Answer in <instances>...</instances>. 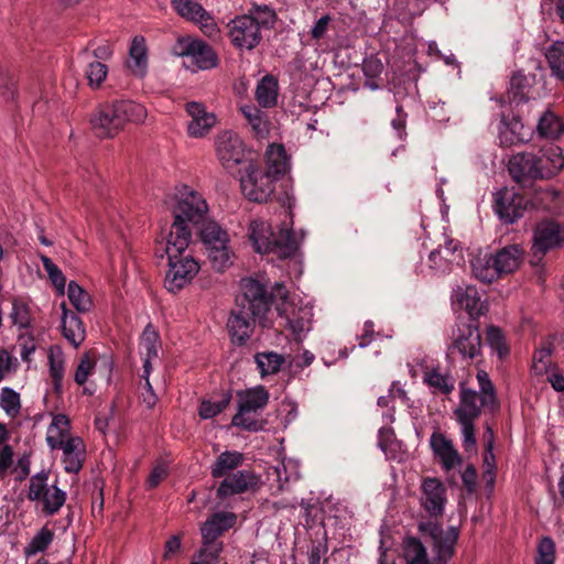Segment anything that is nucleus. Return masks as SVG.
<instances>
[{
	"instance_id": "8fccbe9b",
	"label": "nucleus",
	"mask_w": 564,
	"mask_h": 564,
	"mask_svg": "<svg viewBox=\"0 0 564 564\" xmlns=\"http://www.w3.org/2000/svg\"><path fill=\"white\" fill-rule=\"evenodd\" d=\"M54 533L46 527L42 528L25 547L28 556L44 552L52 543Z\"/></svg>"
},
{
	"instance_id": "79ce46f5",
	"label": "nucleus",
	"mask_w": 564,
	"mask_h": 564,
	"mask_svg": "<svg viewBox=\"0 0 564 564\" xmlns=\"http://www.w3.org/2000/svg\"><path fill=\"white\" fill-rule=\"evenodd\" d=\"M534 202L543 209L556 213L562 206L563 195L553 187L540 188L534 194Z\"/></svg>"
},
{
	"instance_id": "69168bd1",
	"label": "nucleus",
	"mask_w": 564,
	"mask_h": 564,
	"mask_svg": "<svg viewBox=\"0 0 564 564\" xmlns=\"http://www.w3.org/2000/svg\"><path fill=\"white\" fill-rule=\"evenodd\" d=\"M538 557L535 562L540 563H554L555 558V544L551 538H543L538 546Z\"/></svg>"
},
{
	"instance_id": "6e6d98bb",
	"label": "nucleus",
	"mask_w": 564,
	"mask_h": 564,
	"mask_svg": "<svg viewBox=\"0 0 564 564\" xmlns=\"http://www.w3.org/2000/svg\"><path fill=\"white\" fill-rule=\"evenodd\" d=\"M273 475H275L276 481L279 482V489H283L289 481L299 478L297 467L292 460L281 462L274 467Z\"/></svg>"
},
{
	"instance_id": "473e14b6",
	"label": "nucleus",
	"mask_w": 564,
	"mask_h": 564,
	"mask_svg": "<svg viewBox=\"0 0 564 564\" xmlns=\"http://www.w3.org/2000/svg\"><path fill=\"white\" fill-rule=\"evenodd\" d=\"M401 555L405 564H431L425 546L414 536L403 540Z\"/></svg>"
},
{
	"instance_id": "052dcab7",
	"label": "nucleus",
	"mask_w": 564,
	"mask_h": 564,
	"mask_svg": "<svg viewBox=\"0 0 564 564\" xmlns=\"http://www.w3.org/2000/svg\"><path fill=\"white\" fill-rule=\"evenodd\" d=\"M96 366V359L91 352H85L77 365L74 380L77 384L83 386L86 383L89 375L93 372Z\"/></svg>"
},
{
	"instance_id": "4c0bfd02",
	"label": "nucleus",
	"mask_w": 564,
	"mask_h": 564,
	"mask_svg": "<svg viewBox=\"0 0 564 564\" xmlns=\"http://www.w3.org/2000/svg\"><path fill=\"white\" fill-rule=\"evenodd\" d=\"M254 360L261 377L278 373L285 361L283 355L274 351L258 352Z\"/></svg>"
},
{
	"instance_id": "5fc2aeb1",
	"label": "nucleus",
	"mask_w": 564,
	"mask_h": 564,
	"mask_svg": "<svg viewBox=\"0 0 564 564\" xmlns=\"http://www.w3.org/2000/svg\"><path fill=\"white\" fill-rule=\"evenodd\" d=\"M230 399L231 395L229 393H225L218 401H203L198 410L199 416L204 420L216 416L228 406Z\"/></svg>"
},
{
	"instance_id": "bf43d9fd",
	"label": "nucleus",
	"mask_w": 564,
	"mask_h": 564,
	"mask_svg": "<svg viewBox=\"0 0 564 564\" xmlns=\"http://www.w3.org/2000/svg\"><path fill=\"white\" fill-rule=\"evenodd\" d=\"M47 478L48 474L44 470L31 477L28 492V498L30 500L37 501L44 496L46 490L50 488L47 486Z\"/></svg>"
},
{
	"instance_id": "0e129e2a",
	"label": "nucleus",
	"mask_w": 564,
	"mask_h": 564,
	"mask_svg": "<svg viewBox=\"0 0 564 564\" xmlns=\"http://www.w3.org/2000/svg\"><path fill=\"white\" fill-rule=\"evenodd\" d=\"M327 552L328 545L326 539L313 542L311 550L308 552V564H327Z\"/></svg>"
},
{
	"instance_id": "2eb2a0df",
	"label": "nucleus",
	"mask_w": 564,
	"mask_h": 564,
	"mask_svg": "<svg viewBox=\"0 0 564 564\" xmlns=\"http://www.w3.org/2000/svg\"><path fill=\"white\" fill-rule=\"evenodd\" d=\"M215 150L219 163L227 171L234 170L246 161L245 143L232 131H224L217 135Z\"/></svg>"
},
{
	"instance_id": "412c9836",
	"label": "nucleus",
	"mask_w": 564,
	"mask_h": 564,
	"mask_svg": "<svg viewBox=\"0 0 564 564\" xmlns=\"http://www.w3.org/2000/svg\"><path fill=\"white\" fill-rule=\"evenodd\" d=\"M452 303L454 307L466 311L471 319L485 314V304L474 285H457L452 293Z\"/></svg>"
},
{
	"instance_id": "864d4df0",
	"label": "nucleus",
	"mask_w": 564,
	"mask_h": 564,
	"mask_svg": "<svg viewBox=\"0 0 564 564\" xmlns=\"http://www.w3.org/2000/svg\"><path fill=\"white\" fill-rule=\"evenodd\" d=\"M159 335L155 332V329L148 325L141 336L140 347H141V354L144 355V357H158V347H159Z\"/></svg>"
},
{
	"instance_id": "7c9ffc66",
	"label": "nucleus",
	"mask_w": 564,
	"mask_h": 564,
	"mask_svg": "<svg viewBox=\"0 0 564 564\" xmlns=\"http://www.w3.org/2000/svg\"><path fill=\"white\" fill-rule=\"evenodd\" d=\"M9 319L19 330H28L32 327L33 314L29 302L22 297H15L12 301V308L9 313Z\"/></svg>"
},
{
	"instance_id": "3c124183",
	"label": "nucleus",
	"mask_w": 564,
	"mask_h": 564,
	"mask_svg": "<svg viewBox=\"0 0 564 564\" xmlns=\"http://www.w3.org/2000/svg\"><path fill=\"white\" fill-rule=\"evenodd\" d=\"M107 75V65L99 61L90 62L85 70V76L88 80V85L93 89L100 88Z\"/></svg>"
},
{
	"instance_id": "4468645a",
	"label": "nucleus",
	"mask_w": 564,
	"mask_h": 564,
	"mask_svg": "<svg viewBox=\"0 0 564 564\" xmlns=\"http://www.w3.org/2000/svg\"><path fill=\"white\" fill-rule=\"evenodd\" d=\"M275 177L267 173L252 163L246 166V175L240 178V186L243 195L253 202L263 203L274 192Z\"/></svg>"
},
{
	"instance_id": "9d476101",
	"label": "nucleus",
	"mask_w": 564,
	"mask_h": 564,
	"mask_svg": "<svg viewBox=\"0 0 564 564\" xmlns=\"http://www.w3.org/2000/svg\"><path fill=\"white\" fill-rule=\"evenodd\" d=\"M175 56L184 57L183 65L192 72L215 68L218 65V55L213 47L204 41L191 36L180 37L172 47Z\"/></svg>"
},
{
	"instance_id": "393cba45",
	"label": "nucleus",
	"mask_w": 564,
	"mask_h": 564,
	"mask_svg": "<svg viewBox=\"0 0 564 564\" xmlns=\"http://www.w3.org/2000/svg\"><path fill=\"white\" fill-rule=\"evenodd\" d=\"M57 448L63 451V464L66 473L77 474L85 460L86 448L80 437H67Z\"/></svg>"
},
{
	"instance_id": "a211bd4d",
	"label": "nucleus",
	"mask_w": 564,
	"mask_h": 564,
	"mask_svg": "<svg viewBox=\"0 0 564 564\" xmlns=\"http://www.w3.org/2000/svg\"><path fill=\"white\" fill-rule=\"evenodd\" d=\"M508 171L521 187H528L534 181L542 178L534 153L522 152L512 155L508 163Z\"/></svg>"
},
{
	"instance_id": "f8f14e48",
	"label": "nucleus",
	"mask_w": 564,
	"mask_h": 564,
	"mask_svg": "<svg viewBox=\"0 0 564 564\" xmlns=\"http://www.w3.org/2000/svg\"><path fill=\"white\" fill-rule=\"evenodd\" d=\"M481 334L475 322L457 319L451 333V343L447 354L451 357L458 355L464 360H474L481 355Z\"/></svg>"
},
{
	"instance_id": "39448f33",
	"label": "nucleus",
	"mask_w": 564,
	"mask_h": 564,
	"mask_svg": "<svg viewBox=\"0 0 564 564\" xmlns=\"http://www.w3.org/2000/svg\"><path fill=\"white\" fill-rule=\"evenodd\" d=\"M192 239L167 236L164 252L167 257L169 269L164 279V286L170 293H177L199 272V263L189 250Z\"/></svg>"
},
{
	"instance_id": "f257e3e1",
	"label": "nucleus",
	"mask_w": 564,
	"mask_h": 564,
	"mask_svg": "<svg viewBox=\"0 0 564 564\" xmlns=\"http://www.w3.org/2000/svg\"><path fill=\"white\" fill-rule=\"evenodd\" d=\"M477 381L480 392L468 389L464 383L459 386V404L454 414L460 425L463 446L466 451L473 449L476 445L475 421L480 416L481 409L496 411L499 402L495 386L485 370H478Z\"/></svg>"
},
{
	"instance_id": "774afa93",
	"label": "nucleus",
	"mask_w": 564,
	"mask_h": 564,
	"mask_svg": "<svg viewBox=\"0 0 564 564\" xmlns=\"http://www.w3.org/2000/svg\"><path fill=\"white\" fill-rule=\"evenodd\" d=\"M551 354L552 349L550 345L539 348L533 355V362L535 369H538L539 371L544 370L550 362Z\"/></svg>"
},
{
	"instance_id": "603ef678",
	"label": "nucleus",
	"mask_w": 564,
	"mask_h": 564,
	"mask_svg": "<svg viewBox=\"0 0 564 564\" xmlns=\"http://www.w3.org/2000/svg\"><path fill=\"white\" fill-rule=\"evenodd\" d=\"M221 551V542H217V540H203V547L197 556L198 562L200 564H217Z\"/></svg>"
},
{
	"instance_id": "e2e57ef3",
	"label": "nucleus",
	"mask_w": 564,
	"mask_h": 564,
	"mask_svg": "<svg viewBox=\"0 0 564 564\" xmlns=\"http://www.w3.org/2000/svg\"><path fill=\"white\" fill-rule=\"evenodd\" d=\"M18 345L20 347V356L22 360L29 362L31 360V355L36 349L35 340L30 329L19 334Z\"/></svg>"
},
{
	"instance_id": "72a5a7b5",
	"label": "nucleus",
	"mask_w": 564,
	"mask_h": 564,
	"mask_svg": "<svg viewBox=\"0 0 564 564\" xmlns=\"http://www.w3.org/2000/svg\"><path fill=\"white\" fill-rule=\"evenodd\" d=\"M69 433V419L64 414H56L47 427L46 443L51 449H56L66 441Z\"/></svg>"
},
{
	"instance_id": "ddd939ff",
	"label": "nucleus",
	"mask_w": 564,
	"mask_h": 564,
	"mask_svg": "<svg viewBox=\"0 0 564 564\" xmlns=\"http://www.w3.org/2000/svg\"><path fill=\"white\" fill-rule=\"evenodd\" d=\"M419 530L432 540V550L435 554L434 561L436 564H447L455 554V545L459 536L458 529L449 527L447 530H444L440 523L429 520L420 522Z\"/></svg>"
},
{
	"instance_id": "680f3d73",
	"label": "nucleus",
	"mask_w": 564,
	"mask_h": 564,
	"mask_svg": "<svg viewBox=\"0 0 564 564\" xmlns=\"http://www.w3.org/2000/svg\"><path fill=\"white\" fill-rule=\"evenodd\" d=\"M486 339L500 358L508 354L503 334L498 327L489 326L486 332Z\"/></svg>"
},
{
	"instance_id": "1a4fd4ad",
	"label": "nucleus",
	"mask_w": 564,
	"mask_h": 564,
	"mask_svg": "<svg viewBox=\"0 0 564 564\" xmlns=\"http://www.w3.org/2000/svg\"><path fill=\"white\" fill-rule=\"evenodd\" d=\"M238 412L234 415L231 424L246 431L258 432L263 424L257 419V413L264 409L269 401V392L263 386L239 391Z\"/></svg>"
},
{
	"instance_id": "2f4dec72",
	"label": "nucleus",
	"mask_w": 564,
	"mask_h": 564,
	"mask_svg": "<svg viewBox=\"0 0 564 564\" xmlns=\"http://www.w3.org/2000/svg\"><path fill=\"white\" fill-rule=\"evenodd\" d=\"M129 62L128 67L133 74L143 76L148 65L147 45L145 40L142 36H135L132 40L129 50Z\"/></svg>"
},
{
	"instance_id": "ea45409f",
	"label": "nucleus",
	"mask_w": 564,
	"mask_h": 564,
	"mask_svg": "<svg viewBox=\"0 0 564 564\" xmlns=\"http://www.w3.org/2000/svg\"><path fill=\"white\" fill-rule=\"evenodd\" d=\"M424 382L435 391L448 394L455 388V380L446 373H442L438 368L429 369L424 372Z\"/></svg>"
},
{
	"instance_id": "4be33fe9",
	"label": "nucleus",
	"mask_w": 564,
	"mask_h": 564,
	"mask_svg": "<svg viewBox=\"0 0 564 564\" xmlns=\"http://www.w3.org/2000/svg\"><path fill=\"white\" fill-rule=\"evenodd\" d=\"M185 110L191 117L187 132L192 138L205 137L216 124V116L213 112H208L200 102L189 101L185 105Z\"/></svg>"
},
{
	"instance_id": "b1692460",
	"label": "nucleus",
	"mask_w": 564,
	"mask_h": 564,
	"mask_svg": "<svg viewBox=\"0 0 564 564\" xmlns=\"http://www.w3.org/2000/svg\"><path fill=\"white\" fill-rule=\"evenodd\" d=\"M257 484L256 476L249 470H238L225 477L217 488V497L225 499L227 497L239 495L247 491Z\"/></svg>"
},
{
	"instance_id": "f03ea898",
	"label": "nucleus",
	"mask_w": 564,
	"mask_h": 564,
	"mask_svg": "<svg viewBox=\"0 0 564 564\" xmlns=\"http://www.w3.org/2000/svg\"><path fill=\"white\" fill-rule=\"evenodd\" d=\"M242 292L227 322L231 340L239 345L250 338L254 328V318H263L271 304V296L258 280L243 281Z\"/></svg>"
},
{
	"instance_id": "f3484780",
	"label": "nucleus",
	"mask_w": 564,
	"mask_h": 564,
	"mask_svg": "<svg viewBox=\"0 0 564 564\" xmlns=\"http://www.w3.org/2000/svg\"><path fill=\"white\" fill-rule=\"evenodd\" d=\"M447 502L446 488L444 484L434 477H426L421 484L420 505L431 518L443 514Z\"/></svg>"
},
{
	"instance_id": "0eeeda50",
	"label": "nucleus",
	"mask_w": 564,
	"mask_h": 564,
	"mask_svg": "<svg viewBox=\"0 0 564 564\" xmlns=\"http://www.w3.org/2000/svg\"><path fill=\"white\" fill-rule=\"evenodd\" d=\"M207 212L203 196L185 187L173 209L174 221L169 236L192 239L193 228L206 223Z\"/></svg>"
},
{
	"instance_id": "aec40b11",
	"label": "nucleus",
	"mask_w": 564,
	"mask_h": 564,
	"mask_svg": "<svg viewBox=\"0 0 564 564\" xmlns=\"http://www.w3.org/2000/svg\"><path fill=\"white\" fill-rule=\"evenodd\" d=\"M494 209L502 221L513 224L523 216L524 199L513 191L502 188L495 194Z\"/></svg>"
},
{
	"instance_id": "a18cd8bd",
	"label": "nucleus",
	"mask_w": 564,
	"mask_h": 564,
	"mask_svg": "<svg viewBox=\"0 0 564 564\" xmlns=\"http://www.w3.org/2000/svg\"><path fill=\"white\" fill-rule=\"evenodd\" d=\"M536 130L541 137L554 139L564 131V126L560 118L551 111H546L540 118Z\"/></svg>"
},
{
	"instance_id": "6ab92c4d",
	"label": "nucleus",
	"mask_w": 564,
	"mask_h": 564,
	"mask_svg": "<svg viewBox=\"0 0 564 564\" xmlns=\"http://www.w3.org/2000/svg\"><path fill=\"white\" fill-rule=\"evenodd\" d=\"M31 451L15 452L10 445H2V478L12 477L17 482L28 478L31 471Z\"/></svg>"
},
{
	"instance_id": "c85d7f7f",
	"label": "nucleus",
	"mask_w": 564,
	"mask_h": 564,
	"mask_svg": "<svg viewBox=\"0 0 564 564\" xmlns=\"http://www.w3.org/2000/svg\"><path fill=\"white\" fill-rule=\"evenodd\" d=\"M458 251V242L454 240H447L444 245H441L437 249L431 251L429 256L430 267L436 271L445 272L449 269V264L457 259L462 258Z\"/></svg>"
},
{
	"instance_id": "a878e982",
	"label": "nucleus",
	"mask_w": 564,
	"mask_h": 564,
	"mask_svg": "<svg viewBox=\"0 0 564 564\" xmlns=\"http://www.w3.org/2000/svg\"><path fill=\"white\" fill-rule=\"evenodd\" d=\"M62 334L75 348L79 347L86 338V328L82 318L70 311L66 303L61 304Z\"/></svg>"
},
{
	"instance_id": "f704fd0d",
	"label": "nucleus",
	"mask_w": 564,
	"mask_h": 564,
	"mask_svg": "<svg viewBox=\"0 0 564 564\" xmlns=\"http://www.w3.org/2000/svg\"><path fill=\"white\" fill-rule=\"evenodd\" d=\"M199 236L206 249L229 243V235L215 221H206L199 228Z\"/></svg>"
},
{
	"instance_id": "9b49d317",
	"label": "nucleus",
	"mask_w": 564,
	"mask_h": 564,
	"mask_svg": "<svg viewBox=\"0 0 564 564\" xmlns=\"http://www.w3.org/2000/svg\"><path fill=\"white\" fill-rule=\"evenodd\" d=\"M271 299H280L276 311L281 318L280 325L289 329L296 339H301L311 329L313 313L310 307L295 306L288 302V291L282 284H275Z\"/></svg>"
},
{
	"instance_id": "4d7b16f0",
	"label": "nucleus",
	"mask_w": 564,
	"mask_h": 564,
	"mask_svg": "<svg viewBox=\"0 0 564 564\" xmlns=\"http://www.w3.org/2000/svg\"><path fill=\"white\" fill-rule=\"evenodd\" d=\"M41 261L53 285L56 288L59 294H64L66 279L61 269L48 257L44 254L41 256Z\"/></svg>"
},
{
	"instance_id": "c03bdc74",
	"label": "nucleus",
	"mask_w": 564,
	"mask_h": 564,
	"mask_svg": "<svg viewBox=\"0 0 564 564\" xmlns=\"http://www.w3.org/2000/svg\"><path fill=\"white\" fill-rule=\"evenodd\" d=\"M172 6L181 17L196 23L207 13L202 4L194 0H172Z\"/></svg>"
},
{
	"instance_id": "de8ad7c7",
	"label": "nucleus",
	"mask_w": 564,
	"mask_h": 564,
	"mask_svg": "<svg viewBox=\"0 0 564 564\" xmlns=\"http://www.w3.org/2000/svg\"><path fill=\"white\" fill-rule=\"evenodd\" d=\"M546 58L552 74L564 79V41L554 42L546 52Z\"/></svg>"
},
{
	"instance_id": "338daca9",
	"label": "nucleus",
	"mask_w": 564,
	"mask_h": 564,
	"mask_svg": "<svg viewBox=\"0 0 564 564\" xmlns=\"http://www.w3.org/2000/svg\"><path fill=\"white\" fill-rule=\"evenodd\" d=\"M362 69L367 78L377 79L383 70V65L379 58L371 56L364 61Z\"/></svg>"
},
{
	"instance_id": "e433bc0d",
	"label": "nucleus",
	"mask_w": 564,
	"mask_h": 564,
	"mask_svg": "<svg viewBox=\"0 0 564 564\" xmlns=\"http://www.w3.org/2000/svg\"><path fill=\"white\" fill-rule=\"evenodd\" d=\"M256 99L260 106L270 108L278 99V80L272 75H265L258 84Z\"/></svg>"
},
{
	"instance_id": "c756f323",
	"label": "nucleus",
	"mask_w": 564,
	"mask_h": 564,
	"mask_svg": "<svg viewBox=\"0 0 564 564\" xmlns=\"http://www.w3.org/2000/svg\"><path fill=\"white\" fill-rule=\"evenodd\" d=\"M243 463V455L237 451H226L219 454L210 466V474L214 478L227 476L230 471L240 467Z\"/></svg>"
},
{
	"instance_id": "dca6fc26",
	"label": "nucleus",
	"mask_w": 564,
	"mask_h": 564,
	"mask_svg": "<svg viewBox=\"0 0 564 564\" xmlns=\"http://www.w3.org/2000/svg\"><path fill=\"white\" fill-rule=\"evenodd\" d=\"M564 245V226L553 220L536 224L533 231L532 252L539 260L553 249Z\"/></svg>"
},
{
	"instance_id": "c9c22d12",
	"label": "nucleus",
	"mask_w": 564,
	"mask_h": 564,
	"mask_svg": "<svg viewBox=\"0 0 564 564\" xmlns=\"http://www.w3.org/2000/svg\"><path fill=\"white\" fill-rule=\"evenodd\" d=\"M50 376L53 381L54 390L59 393L65 373L64 352L59 346H52L48 350Z\"/></svg>"
},
{
	"instance_id": "bb28decb",
	"label": "nucleus",
	"mask_w": 564,
	"mask_h": 564,
	"mask_svg": "<svg viewBox=\"0 0 564 564\" xmlns=\"http://www.w3.org/2000/svg\"><path fill=\"white\" fill-rule=\"evenodd\" d=\"M535 159L539 163L542 178L555 175L564 166L562 149L553 143L543 147L539 153L535 154Z\"/></svg>"
},
{
	"instance_id": "423d86ee",
	"label": "nucleus",
	"mask_w": 564,
	"mask_h": 564,
	"mask_svg": "<svg viewBox=\"0 0 564 564\" xmlns=\"http://www.w3.org/2000/svg\"><path fill=\"white\" fill-rule=\"evenodd\" d=\"M523 250L511 245L499 249L495 253L478 256L471 261V270L476 279L491 283L505 274L514 272L521 264Z\"/></svg>"
},
{
	"instance_id": "58836bf2",
	"label": "nucleus",
	"mask_w": 564,
	"mask_h": 564,
	"mask_svg": "<svg viewBox=\"0 0 564 564\" xmlns=\"http://www.w3.org/2000/svg\"><path fill=\"white\" fill-rule=\"evenodd\" d=\"M240 111L250 124L256 137L264 138L268 134V120L260 109L253 105H245L240 107Z\"/></svg>"
},
{
	"instance_id": "6e6552de",
	"label": "nucleus",
	"mask_w": 564,
	"mask_h": 564,
	"mask_svg": "<svg viewBox=\"0 0 564 564\" xmlns=\"http://www.w3.org/2000/svg\"><path fill=\"white\" fill-rule=\"evenodd\" d=\"M249 239L259 253H274L280 259L293 257L297 243L290 229H280L278 235L271 225L263 220H252L249 225Z\"/></svg>"
},
{
	"instance_id": "20e7f679",
	"label": "nucleus",
	"mask_w": 564,
	"mask_h": 564,
	"mask_svg": "<svg viewBox=\"0 0 564 564\" xmlns=\"http://www.w3.org/2000/svg\"><path fill=\"white\" fill-rule=\"evenodd\" d=\"M275 11L267 4L253 3L246 14L237 15L227 24L230 43L240 51H251L262 41V30L273 28Z\"/></svg>"
},
{
	"instance_id": "37998d69",
	"label": "nucleus",
	"mask_w": 564,
	"mask_h": 564,
	"mask_svg": "<svg viewBox=\"0 0 564 564\" xmlns=\"http://www.w3.org/2000/svg\"><path fill=\"white\" fill-rule=\"evenodd\" d=\"M67 296L70 304L78 313H87L91 308L93 302L90 295L75 281L68 283Z\"/></svg>"
},
{
	"instance_id": "cd10ccee",
	"label": "nucleus",
	"mask_w": 564,
	"mask_h": 564,
	"mask_svg": "<svg viewBox=\"0 0 564 564\" xmlns=\"http://www.w3.org/2000/svg\"><path fill=\"white\" fill-rule=\"evenodd\" d=\"M236 523V516L232 512H216L212 514L202 525L203 540H217L224 532Z\"/></svg>"
},
{
	"instance_id": "7ed1b4c3",
	"label": "nucleus",
	"mask_w": 564,
	"mask_h": 564,
	"mask_svg": "<svg viewBox=\"0 0 564 564\" xmlns=\"http://www.w3.org/2000/svg\"><path fill=\"white\" fill-rule=\"evenodd\" d=\"M147 118V109L131 100H113L99 104L90 117L94 133L100 139L113 138L127 122L141 123Z\"/></svg>"
},
{
	"instance_id": "09e8293b",
	"label": "nucleus",
	"mask_w": 564,
	"mask_h": 564,
	"mask_svg": "<svg viewBox=\"0 0 564 564\" xmlns=\"http://www.w3.org/2000/svg\"><path fill=\"white\" fill-rule=\"evenodd\" d=\"M40 500L43 502V511L48 516H53L65 503L66 494L57 486H52Z\"/></svg>"
},
{
	"instance_id": "5701e85b",
	"label": "nucleus",
	"mask_w": 564,
	"mask_h": 564,
	"mask_svg": "<svg viewBox=\"0 0 564 564\" xmlns=\"http://www.w3.org/2000/svg\"><path fill=\"white\" fill-rule=\"evenodd\" d=\"M430 445L435 457L442 464L443 469L451 470L462 464V457L454 447L453 442L441 432H433L430 438Z\"/></svg>"
},
{
	"instance_id": "a19ab883",
	"label": "nucleus",
	"mask_w": 564,
	"mask_h": 564,
	"mask_svg": "<svg viewBox=\"0 0 564 564\" xmlns=\"http://www.w3.org/2000/svg\"><path fill=\"white\" fill-rule=\"evenodd\" d=\"M267 173L272 176L285 173L288 169V158L284 147L281 144H271L267 151Z\"/></svg>"
},
{
	"instance_id": "13d9d810",
	"label": "nucleus",
	"mask_w": 564,
	"mask_h": 564,
	"mask_svg": "<svg viewBox=\"0 0 564 564\" xmlns=\"http://www.w3.org/2000/svg\"><path fill=\"white\" fill-rule=\"evenodd\" d=\"M2 410L12 419L17 417L21 411L20 394L11 388H2Z\"/></svg>"
},
{
	"instance_id": "49530a36",
	"label": "nucleus",
	"mask_w": 564,
	"mask_h": 564,
	"mask_svg": "<svg viewBox=\"0 0 564 564\" xmlns=\"http://www.w3.org/2000/svg\"><path fill=\"white\" fill-rule=\"evenodd\" d=\"M207 253L213 268L219 272L225 271L232 264L234 251L231 250L229 243L214 247L207 250Z\"/></svg>"
}]
</instances>
